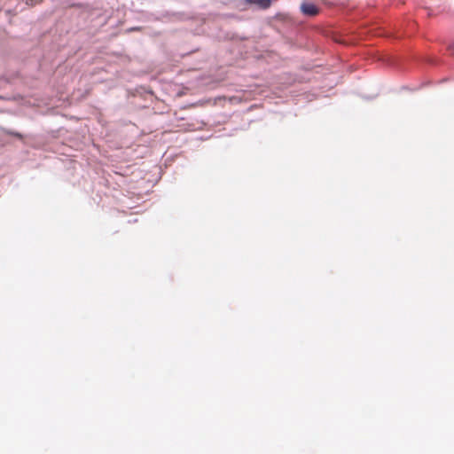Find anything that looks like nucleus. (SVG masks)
Segmentation results:
<instances>
[{"label":"nucleus","mask_w":454,"mask_h":454,"mask_svg":"<svg viewBox=\"0 0 454 454\" xmlns=\"http://www.w3.org/2000/svg\"><path fill=\"white\" fill-rule=\"evenodd\" d=\"M303 14L308 16H315L318 13V8L311 3H304L301 6Z\"/></svg>","instance_id":"f257e3e1"},{"label":"nucleus","mask_w":454,"mask_h":454,"mask_svg":"<svg viewBox=\"0 0 454 454\" xmlns=\"http://www.w3.org/2000/svg\"><path fill=\"white\" fill-rule=\"evenodd\" d=\"M273 0H246L249 4L256 5L260 9L266 10L270 7Z\"/></svg>","instance_id":"f03ea898"},{"label":"nucleus","mask_w":454,"mask_h":454,"mask_svg":"<svg viewBox=\"0 0 454 454\" xmlns=\"http://www.w3.org/2000/svg\"><path fill=\"white\" fill-rule=\"evenodd\" d=\"M35 4H39L41 2V0H35Z\"/></svg>","instance_id":"7ed1b4c3"}]
</instances>
